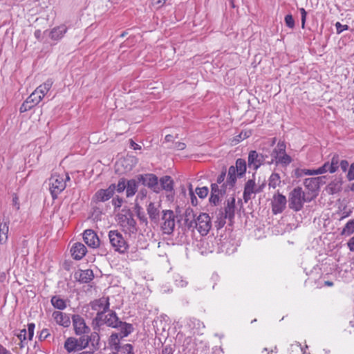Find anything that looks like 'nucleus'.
<instances>
[{
    "instance_id": "bb28decb",
    "label": "nucleus",
    "mask_w": 354,
    "mask_h": 354,
    "mask_svg": "<svg viewBox=\"0 0 354 354\" xmlns=\"http://www.w3.org/2000/svg\"><path fill=\"white\" fill-rule=\"evenodd\" d=\"M120 330L118 333L120 338L127 337L133 332V327L132 324L119 321L118 328Z\"/></svg>"
},
{
    "instance_id": "b1692460",
    "label": "nucleus",
    "mask_w": 354,
    "mask_h": 354,
    "mask_svg": "<svg viewBox=\"0 0 354 354\" xmlns=\"http://www.w3.org/2000/svg\"><path fill=\"white\" fill-rule=\"evenodd\" d=\"M9 221L4 218L0 222V244H6L8 239Z\"/></svg>"
},
{
    "instance_id": "393cba45",
    "label": "nucleus",
    "mask_w": 354,
    "mask_h": 354,
    "mask_svg": "<svg viewBox=\"0 0 354 354\" xmlns=\"http://www.w3.org/2000/svg\"><path fill=\"white\" fill-rule=\"evenodd\" d=\"M94 277L93 272L91 270L87 269L81 270L79 273L75 274V278L81 283H87L93 280Z\"/></svg>"
},
{
    "instance_id": "5fc2aeb1",
    "label": "nucleus",
    "mask_w": 354,
    "mask_h": 354,
    "mask_svg": "<svg viewBox=\"0 0 354 354\" xmlns=\"http://www.w3.org/2000/svg\"><path fill=\"white\" fill-rule=\"evenodd\" d=\"M299 12L301 14V28H304L306 20L307 12L304 8H299Z\"/></svg>"
},
{
    "instance_id": "412c9836",
    "label": "nucleus",
    "mask_w": 354,
    "mask_h": 354,
    "mask_svg": "<svg viewBox=\"0 0 354 354\" xmlns=\"http://www.w3.org/2000/svg\"><path fill=\"white\" fill-rule=\"evenodd\" d=\"M52 317L59 326L68 328L71 325V317L68 314L56 310L53 313Z\"/></svg>"
},
{
    "instance_id": "423d86ee",
    "label": "nucleus",
    "mask_w": 354,
    "mask_h": 354,
    "mask_svg": "<svg viewBox=\"0 0 354 354\" xmlns=\"http://www.w3.org/2000/svg\"><path fill=\"white\" fill-rule=\"evenodd\" d=\"M89 306L93 310L97 313L95 317L93 320V324L95 322L99 323V322H102L103 315L109 311V297H102L91 301Z\"/></svg>"
},
{
    "instance_id": "c03bdc74",
    "label": "nucleus",
    "mask_w": 354,
    "mask_h": 354,
    "mask_svg": "<svg viewBox=\"0 0 354 354\" xmlns=\"http://www.w3.org/2000/svg\"><path fill=\"white\" fill-rule=\"evenodd\" d=\"M120 335L119 333H113L109 339V344L114 346V348L117 351H119L120 346H119V342H120Z\"/></svg>"
},
{
    "instance_id": "13d9d810",
    "label": "nucleus",
    "mask_w": 354,
    "mask_h": 354,
    "mask_svg": "<svg viewBox=\"0 0 354 354\" xmlns=\"http://www.w3.org/2000/svg\"><path fill=\"white\" fill-rule=\"evenodd\" d=\"M347 178L348 180H354V162L351 164L347 174Z\"/></svg>"
},
{
    "instance_id": "8fccbe9b",
    "label": "nucleus",
    "mask_w": 354,
    "mask_h": 354,
    "mask_svg": "<svg viewBox=\"0 0 354 354\" xmlns=\"http://www.w3.org/2000/svg\"><path fill=\"white\" fill-rule=\"evenodd\" d=\"M120 349V351L123 354H133V346L130 344H126L122 347H120L119 350Z\"/></svg>"
},
{
    "instance_id": "37998d69",
    "label": "nucleus",
    "mask_w": 354,
    "mask_h": 354,
    "mask_svg": "<svg viewBox=\"0 0 354 354\" xmlns=\"http://www.w3.org/2000/svg\"><path fill=\"white\" fill-rule=\"evenodd\" d=\"M276 165H281L283 166H287L292 162L291 157L288 155L286 152L278 158L274 160Z\"/></svg>"
},
{
    "instance_id": "f03ea898",
    "label": "nucleus",
    "mask_w": 354,
    "mask_h": 354,
    "mask_svg": "<svg viewBox=\"0 0 354 354\" xmlns=\"http://www.w3.org/2000/svg\"><path fill=\"white\" fill-rule=\"evenodd\" d=\"M313 196H308L301 187L295 188L290 194L289 206L295 211H299L305 202H310Z\"/></svg>"
},
{
    "instance_id": "09e8293b",
    "label": "nucleus",
    "mask_w": 354,
    "mask_h": 354,
    "mask_svg": "<svg viewBox=\"0 0 354 354\" xmlns=\"http://www.w3.org/2000/svg\"><path fill=\"white\" fill-rule=\"evenodd\" d=\"M126 187H127V181L124 178H120L117 184V185H115V190L119 192V193H121L122 192L124 191V189H126Z\"/></svg>"
},
{
    "instance_id": "c85d7f7f",
    "label": "nucleus",
    "mask_w": 354,
    "mask_h": 354,
    "mask_svg": "<svg viewBox=\"0 0 354 354\" xmlns=\"http://www.w3.org/2000/svg\"><path fill=\"white\" fill-rule=\"evenodd\" d=\"M53 84L51 79L47 80L44 84L39 86L34 91L41 97V100L50 89Z\"/></svg>"
},
{
    "instance_id": "a19ab883",
    "label": "nucleus",
    "mask_w": 354,
    "mask_h": 354,
    "mask_svg": "<svg viewBox=\"0 0 354 354\" xmlns=\"http://www.w3.org/2000/svg\"><path fill=\"white\" fill-rule=\"evenodd\" d=\"M195 221V215L192 209H187L185 213V223L189 227H194V222Z\"/></svg>"
},
{
    "instance_id": "052dcab7",
    "label": "nucleus",
    "mask_w": 354,
    "mask_h": 354,
    "mask_svg": "<svg viewBox=\"0 0 354 354\" xmlns=\"http://www.w3.org/2000/svg\"><path fill=\"white\" fill-rule=\"evenodd\" d=\"M26 329H22L19 331V334L17 335V337L19 340L26 341Z\"/></svg>"
},
{
    "instance_id": "a878e982",
    "label": "nucleus",
    "mask_w": 354,
    "mask_h": 354,
    "mask_svg": "<svg viewBox=\"0 0 354 354\" xmlns=\"http://www.w3.org/2000/svg\"><path fill=\"white\" fill-rule=\"evenodd\" d=\"M342 180L340 178H335L332 180L326 187V191L329 194H334L341 191Z\"/></svg>"
},
{
    "instance_id": "58836bf2",
    "label": "nucleus",
    "mask_w": 354,
    "mask_h": 354,
    "mask_svg": "<svg viewBox=\"0 0 354 354\" xmlns=\"http://www.w3.org/2000/svg\"><path fill=\"white\" fill-rule=\"evenodd\" d=\"M354 233V218L349 220L340 232L342 236H348Z\"/></svg>"
},
{
    "instance_id": "603ef678",
    "label": "nucleus",
    "mask_w": 354,
    "mask_h": 354,
    "mask_svg": "<svg viewBox=\"0 0 354 354\" xmlns=\"http://www.w3.org/2000/svg\"><path fill=\"white\" fill-rule=\"evenodd\" d=\"M336 31L337 34L342 33L344 30L348 29V25H342L340 22L337 21L335 24Z\"/></svg>"
},
{
    "instance_id": "c756f323",
    "label": "nucleus",
    "mask_w": 354,
    "mask_h": 354,
    "mask_svg": "<svg viewBox=\"0 0 354 354\" xmlns=\"http://www.w3.org/2000/svg\"><path fill=\"white\" fill-rule=\"evenodd\" d=\"M237 177H239V176H237V173L234 171V166H230L228 169L227 180L225 183L229 189H233L236 182Z\"/></svg>"
},
{
    "instance_id": "6ab92c4d",
    "label": "nucleus",
    "mask_w": 354,
    "mask_h": 354,
    "mask_svg": "<svg viewBox=\"0 0 354 354\" xmlns=\"http://www.w3.org/2000/svg\"><path fill=\"white\" fill-rule=\"evenodd\" d=\"M41 101V97L33 91L21 104L19 111L21 113L26 112L39 104Z\"/></svg>"
},
{
    "instance_id": "0e129e2a",
    "label": "nucleus",
    "mask_w": 354,
    "mask_h": 354,
    "mask_svg": "<svg viewBox=\"0 0 354 354\" xmlns=\"http://www.w3.org/2000/svg\"><path fill=\"white\" fill-rule=\"evenodd\" d=\"M167 0H152V3L154 6H156L157 8L162 7Z\"/></svg>"
},
{
    "instance_id": "f3484780",
    "label": "nucleus",
    "mask_w": 354,
    "mask_h": 354,
    "mask_svg": "<svg viewBox=\"0 0 354 354\" xmlns=\"http://www.w3.org/2000/svg\"><path fill=\"white\" fill-rule=\"evenodd\" d=\"M267 158L266 155L259 153L256 151H251L248 155V166L254 170H257L262 165Z\"/></svg>"
},
{
    "instance_id": "e433bc0d",
    "label": "nucleus",
    "mask_w": 354,
    "mask_h": 354,
    "mask_svg": "<svg viewBox=\"0 0 354 354\" xmlns=\"http://www.w3.org/2000/svg\"><path fill=\"white\" fill-rule=\"evenodd\" d=\"M234 171L237 173V176L239 177L243 176L246 171V162L242 158L236 160L235 166H234Z\"/></svg>"
},
{
    "instance_id": "69168bd1",
    "label": "nucleus",
    "mask_w": 354,
    "mask_h": 354,
    "mask_svg": "<svg viewBox=\"0 0 354 354\" xmlns=\"http://www.w3.org/2000/svg\"><path fill=\"white\" fill-rule=\"evenodd\" d=\"M339 165L343 171H346L348 167V162L347 160H343L339 162Z\"/></svg>"
},
{
    "instance_id": "f704fd0d",
    "label": "nucleus",
    "mask_w": 354,
    "mask_h": 354,
    "mask_svg": "<svg viewBox=\"0 0 354 354\" xmlns=\"http://www.w3.org/2000/svg\"><path fill=\"white\" fill-rule=\"evenodd\" d=\"M64 348L68 352L71 353L79 349V343L77 339L74 337H68L64 342Z\"/></svg>"
},
{
    "instance_id": "2f4dec72",
    "label": "nucleus",
    "mask_w": 354,
    "mask_h": 354,
    "mask_svg": "<svg viewBox=\"0 0 354 354\" xmlns=\"http://www.w3.org/2000/svg\"><path fill=\"white\" fill-rule=\"evenodd\" d=\"M138 182L136 179H131L127 181L126 196L129 198L136 194L138 191Z\"/></svg>"
},
{
    "instance_id": "ddd939ff",
    "label": "nucleus",
    "mask_w": 354,
    "mask_h": 354,
    "mask_svg": "<svg viewBox=\"0 0 354 354\" xmlns=\"http://www.w3.org/2000/svg\"><path fill=\"white\" fill-rule=\"evenodd\" d=\"M73 326L75 333L77 335H88L91 329L85 322V320L79 315H73L72 316Z\"/></svg>"
},
{
    "instance_id": "473e14b6",
    "label": "nucleus",
    "mask_w": 354,
    "mask_h": 354,
    "mask_svg": "<svg viewBox=\"0 0 354 354\" xmlns=\"http://www.w3.org/2000/svg\"><path fill=\"white\" fill-rule=\"evenodd\" d=\"M160 189L171 192L174 189V181L169 176H165L160 179Z\"/></svg>"
},
{
    "instance_id": "e2e57ef3",
    "label": "nucleus",
    "mask_w": 354,
    "mask_h": 354,
    "mask_svg": "<svg viewBox=\"0 0 354 354\" xmlns=\"http://www.w3.org/2000/svg\"><path fill=\"white\" fill-rule=\"evenodd\" d=\"M186 147V145L184 142H177L174 144V148L177 150H183Z\"/></svg>"
},
{
    "instance_id": "774afa93",
    "label": "nucleus",
    "mask_w": 354,
    "mask_h": 354,
    "mask_svg": "<svg viewBox=\"0 0 354 354\" xmlns=\"http://www.w3.org/2000/svg\"><path fill=\"white\" fill-rule=\"evenodd\" d=\"M0 354H12L10 351L0 344Z\"/></svg>"
},
{
    "instance_id": "49530a36",
    "label": "nucleus",
    "mask_w": 354,
    "mask_h": 354,
    "mask_svg": "<svg viewBox=\"0 0 354 354\" xmlns=\"http://www.w3.org/2000/svg\"><path fill=\"white\" fill-rule=\"evenodd\" d=\"M330 162L331 166V174L335 172L338 167H339V157L338 154H335L332 158Z\"/></svg>"
},
{
    "instance_id": "1a4fd4ad",
    "label": "nucleus",
    "mask_w": 354,
    "mask_h": 354,
    "mask_svg": "<svg viewBox=\"0 0 354 354\" xmlns=\"http://www.w3.org/2000/svg\"><path fill=\"white\" fill-rule=\"evenodd\" d=\"M108 314H104L102 317V322H94L93 324L94 330H100V326L103 325H106L107 326L111 328H118V325L119 323V318L117 316L115 312L113 310H110L107 312Z\"/></svg>"
},
{
    "instance_id": "aec40b11",
    "label": "nucleus",
    "mask_w": 354,
    "mask_h": 354,
    "mask_svg": "<svg viewBox=\"0 0 354 354\" xmlns=\"http://www.w3.org/2000/svg\"><path fill=\"white\" fill-rule=\"evenodd\" d=\"M83 239L86 245L91 248H97L100 245V239L92 230H86L83 233Z\"/></svg>"
},
{
    "instance_id": "2eb2a0df",
    "label": "nucleus",
    "mask_w": 354,
    "mask_h": 354,
    "mask_svg": "<svg viewBox=\"0 0 354 354\" xmlns=\"http://www.w3.org/2000/svg\"><path fill=\"white\" fill-rule=\"evenodd\" d=\"M331 166L330 162H326L322 167H319L317 169H297L296 174L297 176H313V175H318L326 173L329 171L331 173Z\"/></svg>"
},
{
    "instance_id": "bf43d9fd",
    "label": "nucleus",
    "mask_w": 354,
    "mask_h": 354,
    "mask_svg": "<svg viewBox=\"0 0 354 354\" xmlns=\"http://www.w3.org/2000/svg\"><path fill=\"white\" fill-rule=\"evenodd\" d=\"M225 176H226V171L224 170L218 176L216 184H217V185H222L223 183H225L224 180H225Z\"/></svg>"
},
{
    "instance_id": "7ed1b4c3",
    "label": "nucleus",
    "mask_w": 354,
    "mask_h": 354,
    "mask_svg": "<svg viewBox=\"0 0 354 354\" xmlns=\"http://www.w3.org/2000/svg\"><path fill=\"white\" fill-rule=\"evenodd\" d=\"M70 180L68 174H54L49 179V189L53 199L57 198V196L64 190L66 186V181Z\"/></svg>"
},
{
    "instance_id": "7c9ffc66",
    "label": "nucleus",
    "mask_w": 354,
    "mask_h": 354,
    "mask_svg": "<svg viewBox=\"0 0 354 354\" xmlns=\"http://www.w3.org/2000/svg\"><path fill=\"white\" fill-rule=\"evenodd\" d=\"M286 144L284 142H279L276 147L273 149L271 153L272 160L269 162L270 164L274 162V161L278 158L281 154L286 152Z\"/></svg>"
},
{
    "instance_id": "f257e3e1",
    "label": "nucleus",
    "mask_w": 354,
    "mask_h": 354,
    "mask_svg": "<svg viewBox=\"0 0 354 354\" xmlns=\"http://www.w3.org/2000/svg\"><path fill=\"white\" fill-rule=\"evenodd\" d=\"M117 221L125 234L129 236L136 234L138 231L137 223L130 209H122L117 215Z\"/></svg>"
},
{
    "instance_id": "864d4df0",
    "label": "nucleus",
    "mask_w": 354,
    "mask_h": 354,
    "mask_svg": "<svg viewBox=\"0 0 354 354\" xmlns=\"http://www.w3.org/2000/svg\"><path fill=\"white\" fill-rule=\"evenodd\" d=\"M111 202L115 209H117L120 208L122 206L123 199L119 196H117L115 198H113Z\"/></svg>"
},
{
    "instance_id": "5701e85b",
    "label": "nucleus",
    "mask_w": 354,
    "mask_h": 354,
    "mask_svg": "<svg viewBox=\"0 0 354 354\" xmlns=\"http://www.w3.org/2000/svg\"><path fill=\"white\" fill-rule=\"evenodd\" d=\"M86 246L82 243H75L71 249L73 257L76 260L82 259L86 254Z\"/></svg>"
},
{
    "instance_id": "4c0bfd02",
    "label": "nucleus",
    "mask_w": 354,
    "mask_h": 354,
    "mask_svg": "<svg viewBox=\"0 0 354 354\" xmlns=\"http://www.w3.org/2000/svg\"><path fill=\"white\" fill-rule=\"evenodd\" d=\"M80 337L79 338L78 343H79V348L80 349L86 348L89 342L91 341L92 337L93 339H95V337H98V335L96 333H94L91 335V336H89L88 335H80Z\"/></svg>"
},
{
    "instance_id": "a18cd8bd",
    "label": "nucleus",
    "mask_w": 354,
    "mask_h": 354,
    "mask_svg": "<svg viewBox=\"0 0 354 354\" xmlns=\"http://www.w3.org/2000/svg\"><path fill=\"white\" fill-rule=\"evenodd\" d=\"M148 191L145 188L141 189L136 198V206L140 203H142L147 196Z\"/></svg>"
},
{
    "instance_id": "dca6fc26",
    "label": "nucleus",
    "mask_w": 354,
    "mask_h": 354,
    "mask_svg": "<svg viewBox=\"0 0 354 354\" xmlns=\"http://www.w3.org/2000/svg\"><path fill=\"white\" fill-rule=\"evenodd\" d=\"M115 185L111 184L107 189H99L93 196V200L96 202H105L109 200L114 194Z\"/></svg>"
},
{
    "instance_id": "6e6552de",
    "label": "nucleus",
    "mask_w": 354,
    "mask_h": 354,
    "mask_svg": "<svg viewBox=\"0 0 354 354\" xmlns=\"http://www.w3.org/2000/svg\"><path fill=\"white\" fill-rule=\"evenodd\" d=\"M266 186V183L263 181L261 185H257L254 180H248L244 186L243 191V200L245 203H248L251 198H253V195L257 193L261 192Z\"/></svg>"
},
{
    "instance_id": "de8ad7c7",
    "label": "nucleus",
    "mask_w": 354,
    "mask_h": 354,
    "mask_svg": "<svg viewBox=\"0 0 354 354\" xmlns=\"http://www.w3.org/2000/svg\"><path fill=\"white\" fill-rule=\"evenodd\" d=\"M196 193L199 198H205L209 193V189L207 187H198L196 189Z\"/></svg>"
},
{
    "instance_id": "a211bd4d",
    "label": "nucleus",
    "mask_w": 354,
    "mask_h": 354,
    "mask_svg": "<svg viewBox=\"0 0 354 354\" xmlns=\"http://www.w3.org/2000/svg\"><path fill=\"white\" fill-rule=\"evenodd\" d=\"M286 198L283 195L278 193L274 194L272 201V209L274 214L281 213L286 205Z\"/></svg>"
},
{
    "instance_id": "4468645a",
    "label": "nucleus",
    "mask_w": 354,
    "mask_h": 354,
    "mask_svg": "<svg viewBox=\"0 0 354 354\" xmlns=\"http://www.w3.org/2000/svg\"><path fill=\"white\" fill-rule=\"evenodd\" d=\"M325 176L308 178L305 179L304 185L308 189V192L306 193L308 196H313V198L317 196V192L319 189L320 184L323 183Z\"/></svg>"
},
{
    "instance_id": "4be33fe9",
    "label": "nucleus",
    "mask_w": 354,
    "mask_h": 354,
    "mask_svg": "<svg viewBox=\"0 0 354 354\" xmlns=\"http://www.w3.org/2000/svg\"><path fill=\"white\" fill-rule=\"evenodd\" d=\"M160 203L150 202L147 207V212L151 221L157 223L160 216Z\"/></svg>"
},
{
    "instance_id": "680f3d73",
    "label": "nucleus",
    "mask_w": 354,
    "mask_h": 354,
    "mask_svg": "<svg viewBox=\"0 0 354 354\" xmlns=\"http://www.w3.org/2000/svg\"><path fill=\"white\" fill-rule=\"evenodd\" d=\"M175 282L178 286H180L182 288L185 287L187 285V282L185 280L181 278V277H179L178 279H176L175 280Z\"/></svg>"
},
{
    "instance_id": "6e6d98bb",
    "label": "nucleus",
    "mask_w": 354,
    "mask_h": 354,
    "mask_svg": "<svg viewBox=\"0 0 354 354\" xmlns=\"http://www.w3.org/2000/svg\"><path fill=\"white\" fill-rule=\"evenodd\" d=\"M35 325L34 323H30L28 324V339L29 340H32L34 335V330Z\"/></svg>"
},
{
    "instance_id": "c9c22d12",
    "label": "nucleus",
    "mask_w": 354,
    "mask_h": 354,
    "mask_svg": "<svg viewBox=\"0 0 354 354\" xmlns=\"http://www.w3.org/2000/svg\"><path fill=\"white\" fill-rule=\"evenodd\" d=\"M50 303L52 306L59 310H63L66 308V300L62 299L59 296H53L51 297Z\"/></svg>"
},
{
    "instance_id": "338daca9",
    "label": "nucleus",
    "mask_w": 354,
    "mask_h": 354,
    "mask_svg": "<svg viewBox=\"0 0 354 354\" xmlns=\"http://www.w3.org/2000/svg\"><path fill=\"white\" fill-rule=\"evenodd\" d=\"M347 245L351 251L354 252V236L349 239Z\"/></svg>"
},
{
    "instance_id": "0eeeda50",
    "label": "nucleus",
    "mask_w": 354,
    "mask_h": 354,
    "mask_svg": "<svg viewBox=\"0 0 354 354\" xmlns=\"http://www.w3.org/2000/svg\"><path fill=\"white\" fill-rule=\"evenodd\" d=\"M160 227L164 234H171L175 227V214L171 210L162 212Z\"/></svg>"
},
{
    "instance_id": "20e7f679",
    "label": "nucleus",
    "mask_w": 354,
    "mask_h": 354,
    "mask_svg": "<svg viewBox=\"0 0 354 354\" xmlns=\"http://www.w3.org/2000/svg\"><path fill=\"white\" fill-rule=\"evenodd\" d=\"M235 201V197L231 196L224 202L223 208L221 209L218 216V224L221 227L224 226L227 219L230 222L234 219L236 208Z\"/></svg>"
},
{
    "instance_id": "72a5a7b5",
    "label": "nucleus",
    "mask_w": 354,
    "mask_h": 354,
    "mask_svg": "<svg viewBox=\"0 0 354 354\" xmlns=\"http://www.w3.org/2000/svg\"><path fill=\"white\" fill-rule=\"evenodd\" d=\"M188 327L193 330V333H198L201 329L205 328L203 322L196 318H191L187 322Z\"/></svg>"
},
{
    "instance_id": "39448f33",
    "label": "nucleus",
    "mask_w": 354,
    "mask_h": 354,
    "mask_svg": "<svg viewBox=\"0 0 354 354\" xmlns=\"http://www.w3.org/2000/svg\"><path fill=\"white\" fill-rule=\"evenodd\" d=\"M109 243L114 250L120 254H125L129 249V244L122 234L118 230L109 232Z\"/></svg>"
},
{
    "instance_id": "f8f14e48",
    "label": "nucleus",
    "mask_w": 354,
    "mask_h": 354,
    "mask_svg": "<svg viewBox=\"0 0 354 354\" xmlns=\"http://www.w3.org/2000/svg\"><path fill=\"white\" fill-rule=\"evenodd\" d=\"M225 183L219 185L217 184H212L211 185V196L209 197L210 203L214 205H218L221 198L224 196L227 192L230 191Z\"/></svg>"
},
{
    "instance_id": "ea45409f",
    "label": "nucleus",
    "mask_w": 354,
    "mask_h": 354,
    "mask_svg": "<svg viewBox=\"0 0 354 354\" xmlns=\"http://www.w3.org/2000/svg\"><path fill=\"white\" fill-rule=\"evenodd\" d=\"M136 164V160L133 158H125L123 160H120L119 162H117L116 165L118 167L120 165L121 166H125V169L123 171V172H127L130 170H131L133 165Z\"/></svg>"
},
{
    "instance_id": "4d7b16f0",
    "label": "nucleus",
    "mask_w": 354,
    "mask_h": 354,
    "mask_svg": "<svg viewBox=\"0 0 354 354\" xmlns=\"http://www.w3.org/2000/svg\"><path fill=\"white\" fill-rule=\"evenodd\" d=\"M50 335V333H49V330L47 328H44L40 334H39V340H44L46 339L48 336Z\"/></svg>"
},
{
    "instance_id": "9b49d317",
    "label": "nucleus",
    "mask_w": 354,
    "mask_h": 354,
    "mask_svg": "<svg viewBox=\"0 0 354 354\" xmlns=\"http://www.w3.org/2000/svg\"><path fill=\"white\" fill-rule=\"evenodd\" d=\"M137 180L143 185L151 189L154 192L159 193L160 187L158 185V178L153 174H139L137 176Z\"/></svg>"
},
{
    "instance_id": "3c124183",
    "label": "nucleus",
    "mask_w": 354,
    "mask_h": 354,
    "mask_svg": "<svg viewBox=\"0 0 354 354\" xmlns=\"http://www.w3.org/2000/svg\"><path fill=\"white\" fill-rule=\"evenodd\" d=\"M286 25L290 28H293L295 27V20L292 15H287L284 19Z\"/></svg>"
},
{
    "instance_id": "cd10ccee",
    "label": "nucleus",
    "mask_w": 354,
    "mask_h": 354,
    "mask_svg": "<svg viewBox=\"0 0 354 354\" xmlns=\"http://www.w3.org/2000/svg\"><path fill=\"white\" fill-rule=\"evenodd\" d=\"M66 31V26L65 25H61L52 29L50 37L53 40L57 41L64 37Z\"/></svg>"
},
{
    "instance_id": "9d476101",
    "label": "nucleus",
    "mask_w": 354,
    "mask_h": 354,
    "mask_svg": "<svg viewBox=\"0 0 354 354\" xmlns=\"http://www.w3.org/2000/svg\"><path fill=\"white\" fill-rule=\"evenodd\" d=\"M211 226L210 218L206 213H201L194 222V227L203 236L207 234Z\"/></svg>"
},
{
    "instance_id": "79ce46f5",
    "label": "nucleus",
    "mask_w": 354,
    "mask_h": 354,
    "mask_svg": "<svg viewBox=\"0 0 354 354\" xmlns=\"http://www.w3.org/2000/svg\"><path fill=\"white\" fill-rule=\"evenodd\" d=\"M268 186L270 188L275 189L281 184V178L279 174L272 173L269 178Z\"/></svg>"
}]
</instances>
